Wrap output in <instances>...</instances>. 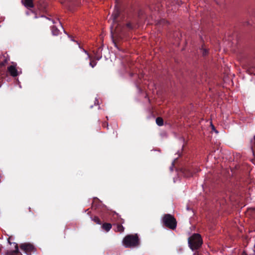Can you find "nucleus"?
<instances>
[{
  "mask_svg": "<svg viewBox=\"0 0 255 255\" xmlns=\"http://www.w3.org/2000/svg\"><path fill=\"white\" fill-rule=\"evenodd\" d=\"M202 55L203 56H206L208 54V50L206 49H203L202 50Z\"/></svg>",
  "mask_w": 255,
  "mask_h": 255,
  "instance_id": "a211bd4d",
  "label": "nucleus"
},
{
  "mask_svg": "<svg viewBox=\"0 0 255 255\" xmlns=\"http://www.w3.org/2000/svg\"><path fill=\"white\" fill-rule=\"evenodd\" d=\"M51 31L53 35H58L59 32V30L55 26H53L51 27Z\"/></svg>",
  "mask_w": 255,
  "mask_h": 255,
  "instance_id": "4468645a",
  "label": "nucleus"
},
{
  "mask_svg": "<svg viewBox=\"0 0 255 255\" xmlns=\"http://www.w3.org/2000/svg\"><path fill=\"white\" fill-rule=\"evenodd\" d=\"M92 220L97 224L101 225L102 224L100 219L97 216H94L93 218H92Z\"/></svg>",
  "mask_w": 255,
  "mask_h": 255,
  "instance_id": "f3484780",
  "label": "nucleus"
},
{
  "mask_svg": "<svg viewBox=\"0 0 255 255\" xmlns=\"http://www.w3.org/2000/svg\"><path fill=\"white\" fill-rule=\"evenodd\" d=\"M162 223L166 227L171 229L174 230L177 226V222L176 219L173 216L166 214H165L162 218Z\"/></svg>",
  "mask_w": 255,
  "mask_h": 255,
  "instance_id": "7ed1b4c3",
  "label": "nucleus"
},
{
  "mask_svg": "<svg viewBox=\"0 0 255 255\" xmlns=\"http://www.w3.org/2000/svg\"><path fill=\"white\" fill-rule=\"evenodd\" d=\"M188 243L189 248L192 250L199 249L203 244L201 235L199 234H194L188 238Z\"/></svg>",
  "mask_w": 255,
  "mask_h": 255,
  "instance_id": "f03ea898",
  "label": "nucleus"
},
{
  "mask_svg": "<svg viewBox=\"0 0 255 255\" xmlns=\"http://www.w3.org/2000/svg\"><path fill=\"white\" fill-rule=\"evenodd\" d=\"M20 249L28 255H31L32 252L36 251L35 247L29 243L22 244L20 246Z\"/></svg>",
  "mask_w": 255,
  "mask_h": 255,
  "instance_id": "39448f33",
  "label": "nucleus"
},
{
  "mask_svg": "<svg viewBox=\"0 0 255 255\" xmlns=\"http://www.w3.org/2000/svg\"><path fill=\"white\" fill-rule=\"evenodd\" d=\"M83 51L87 54V59H90V65L92 67L94 68L97 64V62L94 60L92 59V57L90 56V55L88 53L87 50L83 49Z\"/></svg>",
  "mask_w": 255,
  "mask_h": 255,
  "instance_id": "423d86ee",
  "label": "nucleus"
},
{
  "mask_svg": "<svg viewBox=\"0 0 255 255\" xmlns=\"http://www.w3.org/2000/svg\"><path fill=\"white\" fill-rule=\"evenodd\" d=\"M251 147L252 152L254 153L255 151V136L251 140Z\"/></svg>",
  "mask_w": 255,
  "mask_h": 255,
  "instance_id": "ddd939ff",
  "label": "nucleus"
},
{
  "mask_svg": "<svg viewBox=\"0 0 255 255\" xmlns=\"http://www.w3.org/2000/svg\"><path fill=\"white\" fill-rule=\"evenodd\" d=\"M112 226L111 224L107 223H104L102 226L103 229L106 232H109L112 228Z\"/></svg>",
  "mask_w": 255,
  "mask_h": 255,
  "instance_id": "9b49d317",
  "label": "nucleus"
},
{
  "mask_svg": "<svg viewBox=\"0 0 255 255\" xmlns=\"http://www.w3.org/2000/svg\"><path fill=\"white\" fill-rule=\"evenodd\" d=\"M116 229H115L116 232H119L120 233H122L124 231L125 228L124 227L121 225V224H119L117 223L116 224Z\"/></svg>",
  "mask_w": 255,
  "mask_h": 255,
  "instance_id": "f8f14e48",
  "label": "nucleus"
},
{
  "mask_svg": "<svg viewBox=\"0 0 255 255\" xmlns=\"http://www.w3.org/2000/svg\"><path fill=\"white\" fill-rule=\"evenodd\" d=\"M111 17H112V24L111 26V32L113 41L115 40V39H121L125 36L126 29L131 30L135 27L130 22L126 23L125 26V23L120 21L122 16L120 10L118 9H115Z\"/></svg>",
  "mask_w": 255,
  "mask_h": 255,
  "instance_id": "f257e3e1",
  "label": "nucleus"
},
{
  "mask_svg": "<svg viewBox=\"0 0 255 255\" xmlns=\"http://www.w3.org/2000/svg\"><path fill=\"white\" fill-rule=\"evenodd\" d=\"M125 222V221L123 219H122L121 217L120 218L119 221L118 222V223L121 224L122 225Z\"/></svg>",
  "mask_w": 255,
  "mask_h": 255,
  "instance_id": "6ab92c4d",
  "label": "nucleus"
},
{
  "mask_svg": "<svg viewBox=\"0 0 255 255\" xmlns=\"http://www.w3.org/2000/svg\"><path fill=\"white\" fill-rule=\"evenodd\" d=\"M193 255H198V253L197 252H195Z\"/></svg>",
  "mask_w": 255,
  "mask_h": 255,
  "instance_id": "b1692460",
  "label": "nucleus"
},
{
  "mask_svg": "<svg viewBox=\"0 0 255 255\" xmlns=\"http://www.w3.org/2000/svg\"><path fill=\"white\" fill-rule=\"evenodd\" d=\"M110 215L111 216V221L112 222H116L118 223L121 216L116 212H112Z\"/></svg>",
  "mask_w": 255,
  "mask_h": 255,
  "instance_id": "1a4fd4ad",
  "label": "nucleus"
},
{
  "mask_svg": "<svg viewBox=\"0 0 255 255\" xmlns=\"http://www.w3.org/2000/svg\"><path fill=\"white\" fill-rule=\"evenodd\" d=\"M212 129L215 130V127L212 125Z\"/></svg>",
  "mask_w": 255,
  "mask_h": 255,
  "instance_id": "393cba45",
  "label": "nucleus"
},
{
  "mask_svg": "<svg viewBox=\"0 0 255 255\" xmlns=\"http://www.w3.org/2000/svg\"><path fill=\"white\" fill-rule=\"evenodd\" d=\"M124 245L126 248L135 247L139 244V239L137 235H129L125 237Z\"/></svg>",
  "mask_w": 255,
  "mask_h": 255,
  "instance_id": "20e7f679",
  "label": "nucleus"
},
{
  "mask_svg": "<svg viewBox=\"0 0 255 255\" xmlns=\"http://www.w3.org/2000/svg\"><path fill=\"white\" fill-rule=\"evenodd\" d=\"M103 126L104 127H108V123H107V122H104V123H103Z\"/></svg>",
  "mask_w": 255,
  "mask_h": 255,
  "instance_id": "aec40b11",
  "label": "nucleus"
},
{
  "mask_svg": "<svg viewBox=\"0 0 255 255\" xmlns=\"http://www.w3.org/2000/svg\"><path fill=\"white\" fill-rule=\"evenodd\" d=\"M6 255H22L19 252L17 244H16L15 245V250L7 252Z\"/></svg>",
  "mask_w": 255,
  "mask_h": 255,
  "instance_id": "9d476101",
  "label": "nucleus"
},
{
  "mask_svg": "<svg viewBox=\"0 0 255 255\" xmlns=\"http://www.w3.org/2000/svg\"><path fill=\"white\" fill-rule=\"evenodd\" d=\"M8 70L10 75L13 77H16L17 76V70L16 68L13 66L11 65L8 68Z\"/></svg>",
  "mask_w": 255,
  "mask_h": 255,
  "instance_id": "6e6552de",
  "label": "nucleus"
},
{
  "mask_svg": "<svg viewBox=\"0 0 255 255\" xmlns=\"http://www.w3.org/2000/svg\"><path fill=\"white\" fill-rule=\"evenodd\" d=\"M156 123L159 126H162L163 125V120L161 117H157L156 119Z\"/></svg>",
  "mask_w": 255,
  "mask_h": 255,
  "instance_id": "2eb2a0df",
  "label": "nucleus"
},
{
  "mask_svg": "<svg viewBox=\"0 0 255 255\" xmlns=\"http://www.w3.org/2000/svg\"><path fill=\"white\" fill-rule=\"evenodd\" d=\"M195 172H194V173L193 172H189V175H188V176H192L193 174L195 173Z\"/></svg>",
  "mask_w": 255,
  "mask_h": 255,
  "instance_id": "412c9836",
  "label": "nucleus"
},
{
  "mask_svg": "<svg viewBox=\"0 0 255 255\" xmlns=\"http://www.w3.org/2000/svg\"><path fill=\"white\" fill-rule=\"evenodd\" d=\"M31 208H29V211H31Z\"/></svg>",
  "mask_w": 255,
  "mask_h": 255,
  "instance_id": "bb28decb",
  "label": "nucleus"
},
{
  "mask_svg": "<svg viewBox=\"0 0 255 255\" xmlns=\"http://www.w3.org/2000/svg\"><path fill=\"white\" fill-rule=\"evenodd\" d=\"M23 5L28 9L34 7L33 0H22Z\"/></svg>",
  "mask_w": 255,
  "mask_h": 255,
  "instance_id": "0eeeda50",
  "label": "nucleus"
},
{
  "mask_svg": "<svg viewBox=\"0 0 255 255\" xmlns=\"http://www.w3.org/2000/svg\"><path fill=\"white\" fill-rule=\"evenodd\" d=\"M242 255H247L245 253H244Z\"/></svg>",
  "mask_w": 255,
  "mask_h": 255,
  "instance_id": "a878e982",
  "label": "nucleus"
},
{
  "mask_svg": "<svg viewBox=\"0 0 255 255\" xmlns=\"http://www.w3.org/2000/svg\"><path fill=\"white\" fill-rule=\"evenodd\" d=\"M95 60H100V58L97 57H95Z\"/></svg>",
  "mask_w": 255,
  "mask_h": 255,
  "instance_id": "5701e85b",
  "label": "nucleus"
},
{
  "mask_svg": "<svg viewBox=\"0 0 255 255\" xmlns=\"http://www.w3.org/2000/svg\"><path fill=\"white\" fill-rule=\"evenodd\" d=\"M165 21V20H164V19H162V20H161V21L159 22V24H161L162 23H164Z\"/></svg>",
  "mask_w": 255,
  "mask_h": 255,
  "instance_id": "4be33fe9",
  "label": "nucleus"
},
{
  "mask_svg": "<svg viewBox=\"0 0 255 255\" xmlns=\"http://www.w3.org/2000/svg\"><path fill=\"white\" fill-rule=\"evenodd\" d=\"M247 212L253 217H255V208L249 209L247 211Z\"/></svg>",
  "mask_w": 255,
  "mask_h": 255,
  "instance_id": "dca6fc26",
  "label": "nucleus"
}]
</instances>
